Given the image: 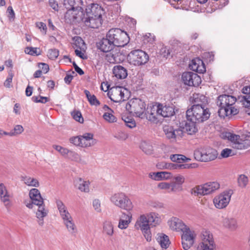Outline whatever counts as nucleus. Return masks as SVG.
I'll return each mask as SVG.
<instances>
[{"instance_id":"1","label":"nucleus","mask_w":250,"mask_h":250,"mask_svg":"<svg viewBox=\"0 0 250 250\" xmlns=\"http://www.w3.org/2000/svg\"><path fill=\"white\" fill-rule=\"evenodd\" d=\"M236 98L229 95H222L218 97L216 104L220 107L218 114L220 117L235 115L239 113V110L234 105Z\"/></svg>"},{"instance_id":"2","label":"nucleus","mask_w":250,"mask_h":250,"mask_svg":"<svg viewBox=\"0 0 250 250\" xmlns=\"http://www.w3.org/2000/svg\"><path fill=\"white\" fill-rule=\"evenodd\" d=\"M210 112L207 106L193 105L186 112V117L188 121L197 123H203L208 119Z\"/></svg>"},{"instance_id":"3","label":"nucleus","mask_w":250,"mask_h":250,"mask_svg":"<svg viewBox=\"0 0 250 250\" xmlns=\"http://www.w3.org/2000/svg\"><path fill=\"white\" fill-rule=\"evenodd\" d=\"M223 137L230 143V146L237 150H245L250 147V139L246 135H241L226 132Z\"/></svg>"},{"instance_id":"4","label":"nucleus","mask_w":250,"mask_h":250,"mask_svg":"<svg viewBox=\"0 0 250 250\" xmlns=\"http://www.w3.org/2000/svg\"><path fill=\"white\" fill-rule=\"evenodd\" d=\"M115 46L124 47L129 41V37L127 33L119 28H112L106 34Z\"/></svg>"},{"instance_id":"5","label":"nucleus","mask_w":250,"mask_h":250,"mask_svg":"<svg viewBox=\"0 0 250 250\" xmlns=\"http://www.w3.org/2000/svg\"><path fill=\"white\" fill-rule=\"evenodd\" d=\"M110 201L115 206L130 211L133 208V204L129 197L124 192H117L113 194L110 198Z\"/></svg>"},{"instance_id":"6","label":"nucleus","mask_w":250,"mask_h":250,"mask_svg":"<svg viewBox=\"0 0 250 250\" xmlns=\"http://www.w3.org/2000/svg\"><path fill=\"white\" fill-rule=\"evenodd\" d=\"M219 188L220 184L217 182H208L192 188L191 193L194 196L207 195L214 192Z\"/></svg>"},{"instance_id":"7","label":"nucleus","mask_w":250,"mask_h":250,"mask_svg":"<svg viewBox=\"0 0 250 250\" xmlns=\"http://www.w3.org/2000/svg\"><path fill=\"white\" fill-rule=\"evenodd\" d=\"M127 111L140 117L146 109V104L141 99L134 98L128 102L125 105Z\"/></svg>"},{"instance_id":"8","label":"nucleus","mask_w":250,"mask_h":250,"mask_svg":"<svg viewBox=\"0 0 250 250\" xmlns=\"http://www.w3.org/2000/svg\"><path fill=\"white\" fill-rule=\"evenodd\" d=\"M217 151L213 148L208 147L197 149L194 152L195 159L201 162H208L217 158Z\"/></svg>"},{"instance_id":"9","label":"nucleus","mask_w":250,"mask_h":250,"mask_svg":"<svg viewBox=\"0 0 250 250\" xmlns=\"http://www.w3.org/2000/svg\"><path fill=\"white\" fill-rule=\"evenodd\" d=\"M128 58L130 62L136 66L144 65L149 60L148 54L140 49L131 51L128 55Z\"/></svg>"},{"instance_id":"10","label":"nucleus","mask_w":250,"mask_h":250,"mask_svg":"<svg viewBox=\"0 0 250 250\" xmlns=\"http://www.w3.org/2000/svg\"><path fill=\"white\" fill-rule=\"evenodd\" d=\"M233 191L226 190L216 196L213 199V203L215 207L219 209L225 208L230 202Z\"/></svg>"},{"instance_id":"11","label":"nucleus","mask_w":250,"mask_h":250,"mask_svg":"<svg viewBox=\"0 0 250 250\" xmlns=\"http://www.w3.org/2000/svg\"><path fill=\"white\" fill-rule=\"evenodd\" d=\"M127 90L121 86L113 87L108 92L107 95L109 98L115 103H119L125 101V93H127Z\"/></svg>"},{"instance_id":"12","label":"nucleus","mask_w":250,"mask_h":250,"mask_svg":"<svg viewBox=\"0 0 250 250\" xmlns=\"http://www.w3.org/2000/svg\"><path fill=\"white\" fill-rule=\"evenodd\" d=\"M83 5L82 0H63V5L68 11L77 12V13L74 14V17L75 19L77 18L76 16L77 15L81 17L83 15L82 7Z\"/></svg>"},{"instance_id":"13","label":"nucleus","mask_w":250,"mask_h":250,"mask_svg":"<svg viewBox=\"0 0 250 250\" xmlns=\"http://www.w3.org/2000/svg\"><path fill=\"white\" fill-rule=\"evenodd\" d=\"M181 236L182 244L185 250H188L194 244L196 236L193 231L191 230L188 227L184 229Z\"/></svg>"},{"instance_id":"14","label":"nucleus","mask_w":250,"mask_h":250,"mask_svg":"<svg viewBox=\"0 0 250 250\" xmlns=\"http://www.w3.org/2000/svg\"><path fill=\"white\" fill-rule=\"evenodd\" d=\"M135 226L140 229L143 232L144 236L147 241H150L151 238V234L150 231V227L146 216L141 215L137 221Z\"/></svg>"},{"instance_id":"15","label":"nucleus","mask_w":250,"mask_h":250,"mask_svg":"<svg viewBox=\"0 0 250 250\" xmlns=\"http://www.w3.org/2000/svg\"><path fill=\"white\" fill-rule=\"evenodd\" d=\"M182 80L185 84L190 86H198L201 83V79L196 73L186 72L182 75Z\"/></svg>"},{"instance_id":"16","label":"nucleus","mask_w":250,"mask_h":250,"mask_svg":"<svg viewBox=\"0 0 250 250\" xmlns=\"http://www.w3.org/2000/svg\"><path fill=\"white\" fill-rule=\"evenodd\" d=\"M197 250H215V245L212 235L206 231L203 234L202 241L200 243Z\"/></svg>"},{"instance_id":"17","label":"nucleus","mask_w":250,"mask_h":250,"mask_svg":"<svg viewBox=\"0 0 250 250\" xmlns=\"http://www.w3.org/2000/svg\"><path fill=\"white\" fill-rule=\"evenodd\" d=\"M164 131L167 139L171 141H175L182 137L183 130L180 128H174L172 126L165 125L164 127Z\"/></svg>"},{"instance_id":"18","label":"nucleus","mask_w":250,"mask_h":250,"mask_svg":"<svg viewBox=\"0 0 250 250\" xmlns=\"http://www.w3.org/2000/svg\"><path fill=\"white\" fill-rule=\"evenodd\" d=\"M86 26L92 28H97L102 24V18L97 17L86 16L85 14L81 18Z\"/></svg>"},{"instance_id":"19","label":"nucleus","mask_w":250,"mask_h":250,"mask_svg":"<svg viewBox=\"0 0 250 250\" xmlns=\"http://www.w3.org/2000/svg\"><path fill=\"white\" fill-rule=\"evenodd\" d=\"M29 196L31 201L35 205L38 206V209L40 207L44 208L43 199L42 198L40 191L37 188H32L29 192Z\"/></svg>"},{"instance_id":"20","label":"nucleus","mask_w":250,"mask_h":250,"mask_svg":"<svg viewBox=\"0 0 250 250\" xmlns=\"http://www.w3.org/2000/svg\"><path fill=\"white\" fill-rule=\"evenodd\" d=\"M168 224L171 229L176 231L182 232L188 228L181 220L176 217L171 218L168 221Z\"/></svg>"},{"instance_id":"21","label":"nucleus","mask_w":250,"mask_h":250,"mask_svg":"<svg viewBox=\"0 0 250 250\" xmlns=\"http://www.w3.org/2000/svg\"><path fill=\"white\" fill-rule=\"evenodd\" d=\"M57 208L59 210L60 215L62 220L65 221L72 218L70 213L68 210L67 208L61 200H57L56 201Z\"/></svg>"},{"instance_id":"22","label":"nucleus","mask_w":250,"mask_h":250,"mask_svg":"<svg viewBox=\"0 0 250 250\" xmlns=\"http://www.w3.org/2000/svg\"><path fill=\"white\" fill-rule=\"evenodd\" d=\"M103 9L98 4L92 3L86 8L85 16L102 18Z\"/></svg>"},{"instance_id":"23","label":"nucleus","mask_w":250,"mask_h":250,"mask_svg":"<svg viewBox=\"0 0 250 250\" xmlns=\"http://www.w3.org/2000/svg\"><path fill=\"white\" fill-rule=\"evenodd\" d=\"M97 46L102 51L108 52L111 51L115 46L109 37H106L100 41Z\"/></svg>"},{"instance_id":"24","label":"nucleus","mask_w":250,"mask_h":250,"mask_svg":"<svg viewBox=\"0 0 250 250\" xmlns=\"http://www.w3.org/2000/svg\"><path fill=\"white\" fill-rule=\"evenodd\" d=\"M189 67L192 71L199 73H203L206 71L203 62L199 59L192 60L189 64Z\"/></svg>"},{"instance_id":"25","label":"nucleus","mask_w":250,"mask_h":250,"mask_svg":"<svg viewBox=\"0 0 250 250\" xmlns=\"http://www.w3.org/2000/svg\"><path fill=\"white\" fill-rule=\"evenodd\" d=\"M10 195L4 184H0V199L5 207L10 206Z\"/></svg>"},{"instance_id":"26","label":"nucleus","mask_w":250,"mask_h":250,"mask_svg":"<svg viewBox=\"0 0 250 250\" xmlns=\"http://www.w3.org/2000/svg\"><path fill=\"white\" fill-rule=\"evenodd\" d=\"M157 113L164 117H168L173 116L175 112L173 107L171 106L159 105Z\"/></svg>"},{"instance_id":"27","label":"nucleus","mask_w":250,"mask_h":250,"mask_svg":"<svg viewBox=\"0 0 250 250\" xmlns=\"http://www.w3.org/2000/svg\"><path fill=\"white\" fill-rule=\"evenodd\" d=\"M242 91L245 94L243 97L244 100L243 104L245 107L247 108L246 109L245 112L249 115H250V85L244 87Z\"/></svg>"},{"instance_id":"28","label":"nucleus","mask_w":250,"mask_h":250,"mask_svg":"<svg viewBox=\"0 0 250 250\" xmlns=\"http://www.w3.org/2000/svg\"><path fill=\"white\" fill-rule=\"evenodd\" d=\"M112 72L114 76L119 79H125L127 76L126 69L120 65L114 66Z\"/></svg>"},{"instance_id":"29","label":"nucleus","mask_w":250,"mask_h":250,"mask_svg":"<svg viewBox=\"0 0 250 250\" xmlns=\"http://www.w3.org/2000/svg\"><path fill=\"white\" fill-rule=\"evenodd\" d=\"M132 215L130 213L126 214L122 212V215L119 221L118 228L121 229L127 228L131 222Z\"/></svg>"},{"instance_id":"30","label":"nucleus","mask_w":250,"mask_h":250,"mask_svg":"<svg viewBox=\"0 0 250 250\" xmlns=\"http://www.w3.org/2000/svg\"><path fill=\"white\" fill-rule=\"evenodd\" d=\"M191 99L192 102L194 104L193 105L207 106L206 104L208 102L207 98L204 95L200 93H194L191 97Z\"/></svg>"},{"instance_id":"31","label":"nucleus","mask_w":250,"mask_h":250,"mask_svg":"<svg viewBox=\"0 0 250 250\" xmlns=\"http://www.w3.org/2000/svg\"><path fill=\"white\" fill-rule=\"evenodd\" d=\"M76 187L82 192H88L89 191V181H85L81 178L76 179L75 181Z\"/></svg>"},{"instance_id":"32","label":"nucleus","mask_w":250,"mask_h":250,"mask_svg":"<svg viewBox=\"0 0 250 250\" xmlns=\"http://www.w3.org/2000/svg\"><path fill=\"white\" fill-rule=\"evenodd\" d=\"M93 135L91 133H85L81 136L82 142V147H86L91 146L95 144V141L93 139Z\"/></svg>"},{"instance_id":"33","label":"nucleus","mask_w":250,"mask_h":250,"mask_svg":"<svg viewBox=\"0 0 250 250\" xmlns=\"http://www.w3.org/2000/svg\"><path fill=\"white\" fill-rule=\"evenodd\" d=\"M114 226L111 221L109 220L105 221L103 224V232L111 237L114 234Z\"/></svg>"},{"instance_id":"34","label":"nucleus","mask_w":250,"mask_h":250,"mask_svg":"<svg viewBox=\"0 0 250 250\" xmlns=\"http://www.w3.org/2000/svg\"><path fill=\"white\" fill-rule=\"evenodd\" d=\"M73 41L72 44L74 48H77L83 50H86L87 47L86 44L82 38L79 36H75L72 38Z\"/></svg>"},{"instance_id":"35","label":"nucleus","mask_w":250,"mask_h":250,"mask_svg":"<svg viewBox=\"0 0 250 250\" xmlns=\"http://www.w3.org/2000/svg\"><path fill=\"white\" fill-rule=\"evenodd\" d=\"M63 223L65 226L67 231L71 234H75L77 232V229L73 218L63 221Z\"/></svg>"},{"instance_id":"36","label":"nucleus","mask_w":250,"mask_h":250,"mask_svg":"<svg viewBox=\"0 0 250 250\" xmlns=\"http://www.w3.org/2000/svg\"><path fill=\"white\" fill-rule=\"evenodd\" d=\"M21 181L28 186L39 187L40 186L38 180L32 177L28 176H24L21 177Z\"/></svg>"},{"instance_id":"37","label":"nucleus","mask_w":250,"mask_h":250,"mask_svg":"<svg viewBox=\"0 0 250 250\" xmlns=\"http://www.w3.org/2000/svg\"><path fill=\"white\" fill-rule=\"evenodd\" d=\"M120 55H121V54L120 52L113 54V51L111 52L110 51L106 54L105 59L111 63H118L120 61V59L119 58Z\"/></svg>"},{"instance_id":"38","label":"nucleus","mask_w":250,"mask_h":250,"mask_svg":"<svg viewBox=\"0 0 250 250\" xmlns=\"http://www.w3.org/2000/svg\"><path fill=\"white\" fill-rule=\"evenodd\" d=\"M157 240L162 248L167 249L169 245L168 237L164 234H158Z\"/></svg>"},{"instance_id":"39","label":"nucleus","mask_w":250,"mask_h":250,"mask_svg":"<svg viewBox=\"0 0 250 250\" xmlns=\"http://www.w3.org/2000/svg\"><path fill=\"white\" fill-rule=\"evenodd\" d=\"M47 210L45 209L44 208L41 207L40 209H38L36 216L39 219L38 223L40 226H43L44 224L43 218L47 215Z\"/></svg>"},{"instance_id":"40","label":"nucleus","mask_w":250,"mask_h":250,"mask_svg":"<svg viewBox=\"0 0 250 250\" xmlns=\"http://www.w3.org/2000/svg\"><path fill=\"white\" fill-rule=\"evenodd\" d=\"M225 227L230 229L234 230L237 228V222L234 218H226L223 221Z\"/></svg>"},{"instance_id":"41","label":"nucleus","mask_w":250,"mask_h":250,"mask_svg":"<svg viewBox=\"0 0 250 250\" xmlns=\"http://www.w3.org/2000/svg\"><path fill=\"white\" fill-rule=\"evenodd\" d=\"M146 218L149 225H153L155 226L160 222V218L158 217V214L154 212H151L148 214Z\"/></svg>"},{"instance_id":"42","label":"nucleus","mask_w":250,"mask_h":250,"mask_svg":"<svg viewBox=\"0 0 250 250\" xmlns=\"http://www.w3.org/2000/svg\"><path fill=\"white\" fill-rule=\"evenodd\" d=\"M140 148L146 154L148 155L151 154L153 151L152 146L150 143L146 141L142 142Z\"/></svg>"},{"instance_id":"43","label":"nucleus","mask_w":250,"mask_h":250,"mask_svg":"<svg viewBox=\"0 0 250 250\" xmlns=\"http://www.w3.org/2000/svg\"><path fill=\"white\" fill-rule=\"evenodd\" d=\"M84 92L88 102L91 105L97 106L100 104V102L94 95H91L90 92L87 90H85Z\"/></svg>"},{"instance_id":"44","label":"nucleus","mask_w":250,"mask_h":250,"mask_svg":"<svg viewBox=\"0 0 250 250\" xmlns=\"http://www.w3.org/2000/svg\"><path fill=\"white\" fill-rule=\"evenodd\" d=\"M170 159L172 161L178 163L190 160V159L187 158L185 156L182 154L171 155L170 156Z\"/></svg>"},{"instance_id":"45","label":"nucleus","mask_w":250,"mask_h":250,"mask_svg":"<svg viewBox=\"0 0 250 250\" xmlns=\"http://www.w3.org/2000/svg\"><path fill=\"white\" fill-rule=\"evenodd\" d=\"M238 186L241 188H245L248 184V177L244 174L239 175L237 178Z\"/></svg>"},{"instance_id":"46","label":"nucleus","mask_w":250,"mask_h":250,"mask_svg":"<svg viewBox=\"0 0 250 250\" xmlns=\"http://www.w3.org/2000/svg\"><path fill=\"white\" fill-rule=\"evenodd\" d=\"M189 123H186L185 124V128L189 134H191L195 133L197 129L196 127L195 124L196 122H193L192 121H189Z\"/></svg>"},{"instance_id":"47","label":"nucleus","mask_w":250,"mask_h":250,"mask_svg":"<svg viewBox=\"0 0 250 250\" xmlns=\"http://www.w3.org/2000/svg\"><path fill=\"white\" fill-rule=\"evenodd\" d=\"M112 113L111 112H105L103 116V118L110 123L116 122L117 118L112 114Z\"/></svg>"},{"instance_id":"48","label":"nucleus","mask_w":250,"mask_h":250,"mask_svg":"<svg viewBox=\"0 0 250 250\" xmlns=\"http://www.w3.org/2000/svg\"><path fill=\"white\" fill-rule=\"evenodd\" d=\"M67 158L77 162H80L81 161L80 155L71 150H70Z\"/></svg>"},{"instance_id":"49","label":"nucleus","mask_w":250,"mask_h":250,"mask_svg":"<svg viewBox=\"0 0 250 250\" xmlns=\"http://www.w3.org/2000/svg\"><path fill=\"white\" fill-rule=\"evenodd\" d=\"M59 55V51L57 49H50L48 51L47 56L51 60L56 59Z\"/></svg>"},{"instance_id":"50","label":"nucleus","mask_w":250,"mask_h":250,"mask_svg":"<svg viewBox=\"0 0 250 250\" xmlns=\"http://www.w3.org/2000/svg\"><path fill=\"white\" fill-rule=\"evenodd\" d=\"M24 51L25 53L31 55L38 56L40 55V53L38 51L37 47H27L25 48Z\"/></svg>"},{"instance_id":"51","label":"nucleus","mask_w":250,"mask_h":250,"mask_svg":"<svg viewBox=\"0 0 250 250\" xmlns=\"http://www.w3.org/2000/svg\"><path fill=\"white\" fill-rule=\"evenodd\" d=\"M71 115L74 120L76 121L82 123L83 122V119L82 117L81 113L79 111H73L71 113Z\"/></svg>"},{"instance_id":"52","label":"nucleus","mask_w":250,"mask_h":250,"mask_svg":"<svg viewBox=\"0 0 250 250\" xmlns=\"http://www.w3.org/2000/svg\"><path fill=\"white\" fill-rule=\"evenodd\" d=\"M196 167L195 164H176V169H190L194 168Z\"/></svg>"},{"instance_id":"53","label":"nucleus","mask_w":250,"mask_h":250,"mask_svg":"<svg viewBox=\"0 0 250 250\" xmlns=\"http://www.w3.org/2000/svg\"><path fill=\"white\" fill-rule=\"evenodd\" d=\"M24 130L23 127L21 125H16L14 126V129L11 130L13 136H15L21 134Z\"/></svg>"},{"instance_id":"54","label":"nucleus","mask_w":250,"mask_h":250,"mask_svg":"<svg viewBox=\"0 0 250 250\" xmlns=\"http://www.w3.org/2000/svg\"><path fill=\"white\" fill-rule=\"evenodd\" d=\"M235 154L233 153V150L230 148H225L223 149L221 153V156L223 158H228L229 156L234 155Z\"/></svg>"},{"instance_id":"55","label":"nucleus","mask_w":250,"mask_h":250,"mask_svg":"<svg viewBox=\"0 0 250 250\" xmlns=\"http://www.w3.org/2000/svg\"><path fill=\"white\" fill-rule=\"evenodd\" d=\"M114 137L117 139L124 141L128 137V135L126 133L120 130L116 133Z\"/></svg>"},{"instance_id":"56","label":"nucleus","mask_w":250,"mask_h":250,"mask_svg":"<svg viewBox=\"0 0 250 250\" xmlns=\"http://www.w3.org/2000/svg\"><path fill=\"white\" fill-rule=\"evenodd\" d=\"M36 27L40 30L41 32L43 35H45L47 31L46 24L42 22H37L36 23Z\"/></svg>"},{"instance_id":"57","label":"nucleus","mask_w":250,"mask_h":250,"mask_svg":"<svg viewBox=\"0 0 250 250\" xmlns=\"http://www.w3.org/2000/svg\"><path fill=\"white\" fill-rule=\"evenodd\" d=\"M163 172H150L149 174V177L152 179L159 181L162 180V175H163Z\"/></svg>"},{"instance_id":"58","label":"nucleus","mask_w":250,"mask_h":250,"mask_svg":"<svg viewBox=\"0 0 250 250\" xmlns=\"http://www.w3.org/2000/svg\"><path fill=\"white\" fill-rule=\"evenodd\" d=\"M70 142L71 143L74 144L75 146L82 147V144L81 142V136H76L71 137L70 139Z\"/></svg>"},{"instance_id":"59","label":"nucleus","mask_w":250,"mask_h":250,"mask_svg":"<svg viewBox=\"0 0 250 250\" xmlns=\"http://www.w3.org/2000/svg\"><path fill=\"white\" fill-rule=\"evenodd\" d=\"M32 101L35 103H41L45 104L49 101V99L46 97L40 96V99L38 97L34 96L32 98Z\"/></svg>"},{"instance_id":"60","label":"nucleus","mask_w":250,"mask_h":250,"mask_svg":"<svg viewBox=\"0 0 250 250\" xmlns=\"http://www.w3.org/2000/svg\"><path fill=\"white\" fill-rule=\"evenodd\" d=\"M93 206L97 212H101V202L99 199H96L93 201Z\"/></svg>"},{"instance_id":"61","label":"nucleus","mask_w":250,"mask_h":250,"mask_svg":"<svg viewBox=\"0 0 250 250\" xmlns=\"http://www.w3.org/2000/svg\"><path fill=\"white\" fill-rule=\"evenodd\" d=\"M182 187L181 186L178 185L176 183H172L170 184V188L169 190L168 191V192H175L176 191H180L182 190Z\"/></svg>"},{"instance_id":"62","label":"nucleus","mask_w":250,"mask_h":250,"mask_svg":"<svg viewBox=\"0 0 250 250\" xmlns=\"http://www.w3.org/2000/svg\"><path fill=\"white\" fill-rule=\"evenodd\" d=\"M13 74H9L7 79L4 83V85L7 88H10L12 86L11 83L13 79Z\"/></svg>"},{"instance_id":"63","label":"nucleus","mask_w":250,"mask_h":250,"mask_svg":"<svg viewBox=\"0 0 250 250\" xmlns=\"http://www.w3.org/2000/svg\"><path fill=\"white\" fill-rule=\"evenodd\" d=\"M86 50H83L82 49H76L75 50V54L82 59H86V56L85 55L84 53Z\"/></svg>"},{"instance_id":"64","label":"nucleus","mask_w":250,"mask_h":250,"mask_svg":"<svg viewBox=\"0 0 250 250\" xmlns=\"http://www.w3.org/2000/svg\"><path fill=\"white\" fill-rule=\"evenodd\" d=\"M158 187L162 189H166L167 191L169 190L170 184L167 183L162 182L158 185Z\"/></svg>"}]
</instances>
